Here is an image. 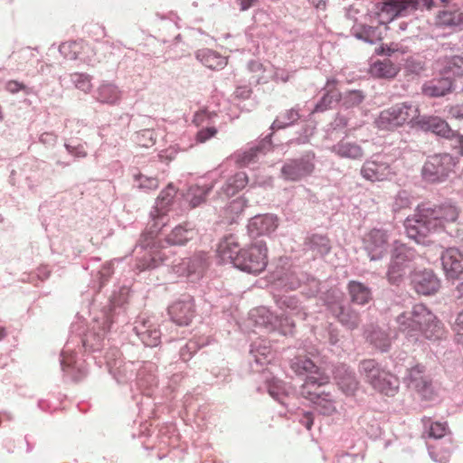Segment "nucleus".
<instances>
[{
	"mask_svg": "<svg viewBox=\"0 0 463 463\" xmlns=\"http://www.w3.org/2000/svg\"><path fill=\"white\" fill-rule=\"evenodd\" d=\"M458 218V210L450 203L435 204L422 203L417 206L413 215L404 221V227L409 238L418 243H424L425 239L447 224L454 223Z\"/></svg>",
	"mask_w": 463,
	"mask_h": 463,
	"instance_id": "nucleus-1",
	"label": "nucleus"
},
{
	"mask_svg": "<svg viewBox=\"0 0 463 463\" xmlns=\"http://www.w3.org/2000/svg\"><path fill=\"white\" fill-rule=\"evenodd\" d=\"M175 194V188L172 184H168L156 198L155 208L150 213L152 223H150L149 231L140 236L135 248V251L141 254L137 263L140 269L155 268L158 265L159 260H163L165 258V253L158 250L162 246L161 241H155L154 234L165 225V213Z\"/></svg>",
	"mask_w": 463,
	"mask_h": 463,
	"instance_id": "nucleus-2",
	"label": "nucleus"
},
{
	"mask_svg": "<svg viewBox=\"0 0 463 463\" xmlns=\"http://www.w3.org/2000/svg\"><path fill=\"white\" fill-rule=\"evenodd\" d=\"M217 252L223 262H229L244 272L260 273L267 266V248L263 241L241 249L233 234L225 235L218 243Z\"/></svg>",
	"mask_w": 463,
	"mask_h": 463,
	"instance_id": "nucleus-3",
	"label": "nucleus"
},
{
	"mask_svg": "<svg viewBox=\"0 0 463 463\" xmlns=\"http://www.w3.org/2000/svg\"><path fill=\"white\" fill-rule=\"evenodd\" d=\"M398 330L411 342L418 340L420 335L431 341L440 340L446 331L443 324L423 304H416L411 310L405 311L396 317Z\"/></svg>",
	"mask_w": 463,
	"mask_h": 463,
	"instance_id": "nucleus-4",
	"label": "nucleus"
},
{
	"mask_svg": "<svg viewBox=\"0 0 463 463\" xmlns=\"http://www.w3.org/2000/svg\"><path fill=\"white\" fill-rule=\"evenodd\" d=\"M458 156L449 153H437L427 156L420 171L421 178L430 184H443L454 174Z\"/></svg>",
	"mask_w": 463,
	"mask_h": 463,
	"instance_id": "nucleus-5",
	"label": "nucleus"
},
{
	"mask_svg": "<svg viewBox=\"0 0 463 463\" xmlns=\"http://www.w3.org/2000/svg\"><path fill=\"white\" fill-rule=\"evenodd\" d=\"M419 112L418 107L411 103H398L381 112L377 119V125L383 129H392L402 126L404 123L412 122L415 127Z\"/></svg>",
	"mask_w": 463,
	"mask_h": 463,
	"instance_id": "nucleus-6",
	"label": "nucleus"
},
{
	"mask_svg": "<svg viewBox=\"0 0 463 463\" xmlns=\"http://www.w3.org/2000/svg\"><path fill=\"white\" fill-rule=\"evenodd\" d=\"M316 166V154L306 151L299 157L287 159L281 167V176L288 181L297 182L312 175Z\"/></svg>",
	"mask_w": 463,
	"mask_h": 463,
	"instance_id": "nucleus-7",
	"label": "nucleus"
},
{
	"mask_svg": "<svg viewBox=\"0 0 463 463\" xmlns=\"http://www.w3.org/2000/svg\"><path fill=\"white\" fill-rule=\"evenodd\" d=\"M279 283L289 290L301 288V292L308 298L315 297L320 291L319 280L299 269L287 270L279 278Z\"/></svg>",
	"mask_w": 463,
	"mask_h": 463,
	"instance_id": "nucleus-8",
	"label": "nucleus"
},
{
	"mask_svg": "<svg viewBox=\"0 0 463 463\" xmlns=\"http://www.w3.org/2000/svg\"><path fill=\"white\" fill-rule=\"evenodd\" d=\"M360 175L364 179L374 183L391 179L394 171L384 156L374 155L363 163Z\"/></svg>",
	"mask_w": 463,
	"mask_h": 463,
	"instance_id": "nucleus-9",
	"label": "nucleus"
},
{
	"mask_svg": "<svg viewBox=\"0 0 463 463\" xmlns=\"http://www.w3.org/2000/svg\"><path fill=\"white\" fill-rule=\"evenodd\" d=\"M158 232H156L155 234H154V240L155 241H161V247L158 249L161 252L165 253V258L163 260H159L158 262V265L156 266V268L163 264L166 260H167V256H166V253L165 251L164 250L165 249V246H164V243H167V244H170V245H176V246H182V245H185L188 241L194 240L195 238V236L197 235V232L194 229V227L191 224V223H188V222H185V223H183V224H179L177 226H175L172 232L167 235L166 239L165 241H163L162 240L158 239L156 237V233ZM141 256H137V259L140 258ZM137 263H138V260H137ZM137 269H139L140 271H143L144 269H140L138 267H137ZM156 269L155 268H150L149 269ZM147 269H146L145 270H146Z\"/></svg>",
	"mask_w": 463,
	"mask_h": 463,
	"instance_id": "nucleus-10",
	"label": "nucleus"
},
{
	"mask_svg": "<svg viewBox=\"0 0 463 463\" xmlns=\"http://www.w3.org/2000/svg\"><path fill=\"white\" fill-rule=\"evenodd\" d=\"M364 248L371 260H381L389 248V236L382 229H373L364 238Z\"/></svg>",
	"mask_w": 463,
	"mask_h": 463,
	"instance_id": "nucleus-11",
	"label": "nucleus"
},
{
	"mask_svg": "<svg viewBox=\"0 0 463 463\" xmlns=\"http://www.w3.org/2000/svg\"><path fill=\"white\" fill-rule=\"evenodd\" d=\"M171 320L178 326H188L195 314L194 298L190 295L182 296L168 307Z\"/></svg>",
	"mask_w": 463,
	"mask_h": 463,
	"instance_id": "nucleus-12",
	"label": "nucleus"
},
{
	"mask_svg": "<svg viewBox=\"0 0 463 463\" xmlns=\"http://www.w3.org/2000/svg\"><path fill=\"white\" fill-rule=\"evenodd\" d=\"M420 0H383L377 4L382 14H385L389 21L396 17L407 16L420 6Z\"/></svg>",
	"mask_w": 463,
	"mask_h": 463,
	"instance_id": "nucleus-13",
	"label": "nucleus"
},
{
	"mask_svg": "<svg viewBox=\"0 0 463 463\" xmlns=\"http://www.w3.org/2000/svg\"><path fill=\"white\" fill-rule=\"evenodd\" d=\"M415 127L425 132H431L445 139L452 138L455 130L452 129L448 122L438 116L419 114L415 121Z\"/></svg>",
	"mask_w": 463,
	"mask_h": 463,
	"instance_id": "nucleus-14",
	"label": "nucleus"
},
{
	"mask_svg": "<svg viewBox=\"0 0 463 463\" xmlns=\"http://www.w3.org/2000/svg\"><path fill=\"white\" fill-rule=\"evenodd\" d=\"M440 260L449 279H463V253L458 249L450 247L444 250Z\"/></svg>",
	"mask_w": 463,
	"mask_h": 463,
	"instance_id": "nucleus-15",
	"label": "nucleus"
},
{
	"mask_svg": "<svg viewBox=\"0 0 463 463\" xmlns=\"http://www.w3.org/2000/svg\"><path fill=\"white\" fill-rule=\"evenodd\" d=\"M411 284L418 294L430 296L435 294L440 281L431 269L416 271L411 277Z\"/></svg>",
	"mask_w": 463,
	"mask_h": 463,
	"instance_id": "nucleus-16",
	"label": "nucleus"
},
{
	"mask_svg": "<svg viewBox=\"0 0 463 463\" xmlns=\"http://www.w3.org/2000/svg\"><path fill=\"white\" fill-rule=\"evenodd\" d=\"M134 331L146 346L155 347L160 344L161 331L150 318H138L135 322Z\"/></svg>",
	"mask_w": 463,
	"mask_h": 463,
	"instance_id": "nucleus-17",
	"label": "nucleus"
},
{
	"mask_svg": "<svg viewBox=\"0 0 463 463\" xmlns=\"http://www.w3.org/2000/svg\"><path fill=\"white\" fill-rule=\"evenodd\" d=\"M330 312L337 321L349 330L357 328L360 325V314L351 305L329 301Z\"/></svg>",
	"mask_w": 463,
	"mask_h": 463,
	"instance_id": "nucleus-18",
	"label": "nucleus"
},
{
	"mask_svg": "<svg viewBox=\"0 0 463 463\" xmlns=\"http://www.w3.org/2000/svg\"><path fill=\"white\" fill-rule=\"evenodd\" d=\"M318 362L319 356L317 351L309 352L308 355L299 354L290 361V368L299 376L303 374H307V376H308L315 373L323 376Z\"/></svg>",
	"mask_w": 463,
	"mask_h": 463,
	"instance_id": "nucleus-19",
	"label": "nucleus"
},
{
	"mask_svg": "<svg viewBox=\"0 0 463 463\" xmlns=\"http://www.w3.org/2000/svg\"><path fill=\"white\" fill-rule=\"evenodd\" d=\"M454 90V80L452 77L444 74L425 81L421 86L422 94L429 98H441L451 93Z\"/></svg>",
	"mask_w": 463,
	"mask_h": 463,
	"instance_id": "nucleus-20",
	"label": "nucleus"
},
{
	"mask_svg": "<svg viewBox=\"0 0 463 463\" xmlns=\"http://www.w3.org/2000/svg\"><path fill=\"white\" fill-rule=\"evenodd\" d=\"M278 218L273 214H260L252 217L248 223L249 235L252 238L269 235L278 228Z\"/></svg>",
	"mask_w": 463,
	"mask_h": 463,
	"instance_id": "nucleus-21",
	"label": "nucleus"
},
{
	"mask_svg": "<svg viewBox=\"0 0 463 463\" xmlns=\"http://www.w3.org/2000/svg\"><path fill=\"white\" fill-rule=\"evenodd\" d=\"M250 356L254 360V364L250 363L251 372L253 373H265L267 368L264 365L269 364L270 359L271 348L266 345L264 340L254 342L250 345Z\"/></svg>",
	"mask_w": 463,
	"mask_h": 463,
	"instance_id": "nucleus-22",
	"label": "nucleus"
},
{
	"mask_svg": "<svg viewBox=\"0 0 463 463\" xmlns=\"http://www.w3.org/2000/svg\"><path fill=\"white\" fill-rule=\"evenodd\" d=\"M331 152L340 158L361 161L364 157V149L354 141L341 139L331 148Z\"/></svg>",
	"mask_w": 463,
	"mask_h": 463,
	"instance_id": "nucleus-23",
	"label": "nucleus"
},
{
	"mask_svg": "<svg viewBox=\"0 0 463 463\" xmlns=\"http://www.w3.org/2000/svg\"><path fill=\"white\" fill-rule=\"evenodd\" d=\"M208 256L205 252L200 251L193 255L191 258L183 260L181 263L182 271L186 273L187 277L199 279L203 276L208 268Z\"/></svg>",
	"mask_w": 463,
	"mask_h": 463,
	"instance_id": "nucleus-24",
	"label": "nucleus"
},
{
	"mask_svg": "<svg viewBox=\"0 0 463 463\" xmlns=\"http://www.w3.org/2000/svg\"><path fill=\"white\" fill-rule=\"evenodd\" d=\"M366 341L382 353H387L391 349L392 337L388 329L378 326H371L365 331Z\"/></svg>",
	"mask_w": 463,
	"mask_h": 463,
	"instance_id": "nucleus-25",
	"label": "nucleus"
},
{
	"mask_svg": "<svg viewBox=\"0 0 463 463\" xmlns=\"http://www.w3.org/2000/svg\"><path fill=\"white\" fill-rule=\"evenodd\" d=\"M346 290L350 302L357 306H366L373 301V291L370 287L358 280H350Z\"/></svg>",
	"mask_w": 463,
	"mask_h": 463,
	"instance_id": "nucleus-26",
	"label": "nucleus"
},
{
	"mask_svg": "<svg viewBox=\"0 0 463 463\" xmlns=\"http://www.w3.org/2000/svg\"><path fill=\"white\" fill-rule=\"evenodd\" d=\"M384 30H386V27H383L382 24L376 26L356 24L353 26L351 32L359 40L368 43H375L383 39Z\"/></svg>",
	"mask_w": 463,
	"mask_h": 463,
	"instance_id": "nucleus-27",
	"label": "nucleus"
},
{
	"mask_svg": "<svg viewBox=\"0 0 463 463\" xmlns=\"http://www.w3.org/2000/svg\"><path fill=\"white\" fill-rule=\"evenodd\" d=\"M248 184V176L244 172H238L229 177L224 184L218 191V195L222 199L230 198L242 190Z\"/></svg>",
	"mask_w": 463,
	"mask_h": 463,
	"instance_id": "nucleus-28",
	"label": "nucleus"
},
{
	"mask_svg": "<svg viewBox=\"0 0 463 463\" xmlns=\"http://www.w3.org/2000/svg\"><path fill=\"white\" fill-rule=\"evenodd\" d=\"M272 148L271 134L260 140L257 145L244 151L240 157V162L243 165H249L255 163L260 156L265 155Z\"/></svg>",
	"mask_w": 463,
	"mask_h": 463,
	"instance_id": "nucleus-29",
	"label": "nucleus"
},
{
	"mask_svg": "<svg viewBox=\"0 0 463 463\" xmlns=\"http://www.w3.org/2000/svg\"><path fill=\"white\" fill-rule=\"evenodd\" d=\"M305 250L310 251L314 257H323L331 250L329 239L326 235L312 234L305 240Z\"/></svg>",
	"mask_w": 463,
	"mask_h": 463,
	"instance_id": "nucleus-30",
	"label": "nucleus"
},
{
	"mask_svg": "<svg viewBox=\"0 0 463 463\" xmlns=\"http://www.w3.org/2000/svg\"><path fill=\"white\" fill-rule=\"evenodd\" d=\"M335 84L336 80L335 79L327 80L326 88L328 90L317 103L313 109V113L324 112L327 109H333L335 104L340 102L341 93L337 90H335Z\"/></svg>",
	"mask_w": 463,
	"mask_h": 463,
	"instance_id": "nucleus-31",
	"label": "nucleus"
},
{
	"mask_svg": "<svg viewBox=\"0 0 463 463\" xmlns=\"http://www.w3.org/2000/svg\"><path fill=\"white\" fill-rule=\"evenodd\" d=\"M276 316L265 307H260L250 311V319L258 326L268 331H274V319Z\"/></svg>",
	"mask_w": 463,
	"mask_h": 463,
	"instance_id": "nucleus-32",
	"label": "nucleus"
},
{
	"mask_svg": "<svg viewBox=\"0 0 463 463\" xmlns=\"http://www.w3.org/2000/svg\"><path fill=\"white\" fill-rule=\"evenodd\" d=\"M372 75L378 78L392 79L399 71V67L390 58L374 61L370 69Z\"/></svg>",
	"mask_w": 463,
	"mask_h": 463,
	"instance_id": "nucleus-33",
	"label": "nucleus"
},
{
	"mask_svg": "<svg viewBox=\"0 0 463 463\" xmlns=\"http://www.w3.org/2000/svg\"><path fill=\"white\" fill-rule=\"evenodd\" d=\"M120 90L109 82H103L96 90V99L101 103L115 105L120 99Z\"/></svg>",
	"mask_w": 463,
	"mask_h": 463,
	"instance_id": "nucleus-34",
	"label": "nucleus"
},
{
	"mask_svg": "<svg viewBox=\"0 0 463 463\" xmlns=\"http://www.w3.org/2000/svg\"><path fill=\"white\" fill-rule=\"evenodd\" d=\"M416 251L407 245L395 241L392 258L411 269V263L415 260Z\"/></svg>",
	"mask_w": 463,
	"mask_h": 463,
	"instance_id": "nucleus-35",
	"label": "nucleus"
},
{
	"mask_svg": "<svg viewBox=\"0 0 463 463\" xmlns=\"http://www.w3.org/2000/svg\"><path fill=\"white\" fill-rule=\"evenodd\" d=\"M299 108L296 106L290 109L281 112L273 121L270 128L272 130L282 129L294 125L299 118Z\"/></svg>",
	"mask_w": 463,
	"mask_h": 463,
	"instance_id": "nucleus-36",
	"label": "nucleus"
},
{
	"mask_svg": "<svg viewBox=\"0 0 463 463\" xmlns=\"http://www.w3.org/2000/svg\"><path fill=\"white\" fill-rule=\"evenodd\" d=\"M274 300L278 307L283 312H287L289 315H301V307L295 296L275 295Z\"/></svg>",
	"mask_w": 463,
	"mask_h": 463,
	"instance_id": "nucleus-37",
	"label": "nucleus"
},
{
	"mask_svg": "<svg viewBox=\"0 0 463 463\" xmlns=\"http://www.w3.org/2000/svg\"><path fill=\"white\" fill-rule=\"evenodd\" d=\"M196 58L200 60L203 65L213 70L223 68L226 64V61L223 57L209 49L197 52Z\"/></svg>",
	"mask_w": 463,
	"mask_h": 463,
	"instance_id": "nucleus-38",
	"label": "nucleus"
},
{
	"mask_svg": "<svg viewBox=\"0 0 463 463\" xmlns=\"http://www.w3.org/2000/svg\"><path fill=\"white\" fill-rule=\"evenodd\" d=\"M81 342L85 351H100L104 346V332L103 330L99 332L90 330L84 335Z\"/></svg>",
	"mask_w": 463,
	"mask_h": 463,
	"instance_id": "nucleus-39",
	"label": "nucleus"
},
{
	"mask_svg": "<svg viewBox=\"0 0 463 463\" xmlns=\"http://www.w3.org/2000/svg\"><path fill=\"white\" fill-rule=\"evenodd\" d=\"M372 386L386 396H393L399 387L398 378H371Z\"/></svg>",
	"mask_w": 463,
	"mask_h": 463,
	"instance_id": "nucleus-40",
	"label": "nucleus"
},
{
	"mask_svg": "<svg viewBox=\"0 0 463 463\" xmlns=\"http://www.w3.org/2000/svg\"><path fill=\"white\" fill-rule=\"evenodd\" d=\"M441 74L446 76H463V56L455 55L445 59Z\"/></svg>",
	"mask_w": 463,
	"mask_h": 463,
	"instance_id": "nucleus-41",
	"label": "nucleus"
},
{
	"mask_svg": "<svg viewBox=\"0 0 463 463\" xmlns=\"http://www.w3.org/2000/svg\"><path fill=\"white\" fill-rule=\"evenodd\" d=\"M213 185H195L191 186L187 193V198L190 205L194 208L205 202L209 193L212 191Z\"/></svg>",
	"mask_w": 463,
	"mask_h": 463,
	"instance_id": "nucleus-42",
	"label": "nucleus"
},
{
	"mask_svg": "<svg viewBox=\"0 0 463 463\" xmlns=\"http://www.w3.org/2000/svg\"><path fill=\"white\" fill-rule=\"evenodd\" d=\"M424 428L427 430L428 437L433 439H441L449 432L447 422L432 421L430 418L422 419Z\"/></svg>",
	"mask_w": 463,
	"mask_h": 463,
	"instance_id": "nucleus-43",
	"label": "nucleus"
},
{
	"mask_svg": "<svg viewBox=\"0 0 463 463\" xmlns=\"http://www.w3.org/2000/svg\"><path fill=\"white\" fill-rule=\"evenodd\" d=\"M411 269L392 258L387 271V279L392 285H399Z\"/></svg>",
	"mask_w": 463,
	"mask_h": 463,
	"instance_id": "nucleus-44",
	"label": "nucleus"
},
{
	"mask_svg": "<svg viewBox=\"0 0 463 463\" xmlns=\"http://www.w3.org/2000/svg\"><path fill=\"white\" fill-rule=\"evenodd\" d=\"M408 386L420 393L423 399L430 400L432 397L431 384L427 378H409Z\"/></svg>",
	"mask_w": 463,
	"mask_h": 463,
	"instance_id": "nucleus-45",
	"label": "nucleus"
},
{
	"mask_svg": "<svg viewBox=\"0 0 463 463\" xmlns=\"http://www.w3.org/2000/svg\"><path fill=\"white\" fill-rule=\"evenodd\" d=\"M273 323L274 331H279L283 335H292L294 332L295 322L288 315H276Z\"/></svg>",
	"mask_w": 463,
	"mask_h": 463,
	"instance_id": "nucleus-46",
	"label": "nucleus"
},
{
	"mask_svg": "<svg viewBox=\"0 0 463 463\" xmlns=\"http://www.w3.org/2000/svg\"><path fill=\"white\" fill-rule=\"evenodd\" d=\"M365 99L362 90H354L341 93L340 102L345 109L354 108L360 105Z\"/></svg>",
	"mask_w": 463,
	"mask_h": 463,
	"instance_id": "nucleus-47",
	"label": "nucleus"
},
{
	"mask_svg": "<svg viewBox=\"0 0 463 463\" xmlns=\"http://www.w3.org/2000/svg\"><path fill=\"white\" fill-rule=\"evenodd\" d=\"M440 24L449 27L463 28V13L444 11L439 15Z\"/></svg>",
	"mask_w": 463,
	"mask_h": 463,
	"instance_id": "nucleus-48",
	"label": "nucleus"
},
{
	"mask_svg": "<svg viewBox=\"0 0 463 463\" xmlns=\"http://www.w3.org/2000/svg\"><path fill=\"white\" fill-rule=\"evenodd\" d=\"M359 372L366 376H380L383 371L375 360L367 359L361 362Z\"/></svg>",
	"mask_w": 463,
	"mask_h": 463,
	"instance_id": "nucleus-49",
	"label": "nucleus"
},
{
	"mask_svg": "<svg viewBox=\"0 0 463 463\" xmlns=\"http://www.w3.org/2000/svg\"><path fill=\"white\" fill-rule=\"evenodd\" d=\"M376 52L378 54L386 55L388 58H393L394 61L398 60L400 54L404 53L402 47L394 43H392L391 44H383Z\"/></svg>",
	"mask_w": 463,
	"mask_h": 463,
	"instance_id": "nucleus-50",
	"label": "nucleus"
},
{
	"mask_svg": "<svg viewBox=\"0 0 463 463\" xmlns=\"http://www.w3.org/2000/svg\"><path fill=\"white\" fill-rule=\"evenodd\" d=\"M411 203V198L410 194L405 190H402L398 192V194L394 197L392 203V211L400 212L402 209L410 207Z\"/></svg>",
	"mask_w": 463,
	"mask_h": 463,
	"instance_id": "nucleus-51",
	"label": "nucleus"
},
{
	"mask_svg": "<svg viewBox=\"0 0 463 463\" xmlns=\"http://www.w3.org/2000/svg\"><path fill=\"white\" fill-rule=\"evenodd\" d=\"M71 81L75 87L87 93L90 90L91 83L90 76L83 73H73L70 75Z\"/></svg>",
	"mask_w": 463,
	"mask_h": 463,
	"instance_id": "nucleus-52",
	"label": "nucleus"
},
{
	"mask_svg": "<svg viewBox=\"0 0 463 463\" xmlns=\"http://www.w3.org/2000/svg\"><path fill=\"white\" fill-rule=\"evenodd\" d=\"M340 381L337 383L343 392L351 395L354 394V391L357 388V381L355 378H339Z\"/></svg>",
	"mask_w": 463,
	"mask_h": 463,
	"instance_id": "nucleus-53",
	"label": "nucleus"
},
{
	"mask_svg": "<svg viewBox=\"0 0 463 463\" xmlns=\"http://www.w3.org/2000/svg\"><path fill=\"white\" fill-rule=\"evenodd\" d=\"M139 142H143V146L146 147L152 146L156 143V137L154 132L151 129H144L137 134Z\"/></svg>",
	"mask_w": 463,
	"mask_h": 463,
	"instance_id": "nucleus-54",
	"label": "nucleus"
},
{
	"mask_svg": "<svg viewBox=\"0 0 463 463\" xmlns=\"http://www.w3.org/2000/svg\"><path fill=\"white\" fill-rule=\"evenodd\" d=\"M157 370V365L150 361L142 362L139 364L137 376H149L155 373Z\"/></svg>",
	"mask_w": 463,
	"mask_h": 463,
	"instance_id": "nucleus-55",
	"label": "nucleus"
},
{
	"mask_svg": "<svg viewBox=\"0 0 463 463\" xmlns=\"http://www.w3.org/2000/svg\"><path fill=\"white\" fill-rule=\"evenodd\" d=\"M137 179L139 182L138 186L142 189L154 190L158 186V181L154 177L140 175Z\"/></svg>",
	"mask_w": 463,
	"mask_h": 463,
	"instance_id": "nucleus-56",
	"label": "nucleus"
},
{
	"mask_svg": "<svg viewBox=\"0 0 463 463\" xmlns=\"http://www.w3.org/2000/svg\"><path fill=\"white\" fill-rule=\"evenodd\" d=\"M217 133V129L214 127L203 128L199 130L196 134V140L200 143H203L214 137Z\"/></svg>",
	"mask_w": 463,
	"mask_h": 463,
	"instance_id": "nucleus-57",
	"label": "nucleus"
},
{
	"mask_svg": "<svg viewBox=\"0 0 463 463\" xmlns=\"http://www.w3.org/2000/svg\"><path fill=\"white\" fill-rule=\"evenodd\" d=\"M454 331L456 332L457 342L463 345V310L456 317Z\"/></svg>",
	"mask_w": 463,
	"mask_h": 463,
	"instance_id": "nucleus-58",
	"label": "nucleus"
},
{
	"mask_svg": "<svg viewBox=\"0 0 463 463\" xmlns=\"http://www.w3.org/2000/svg\"><path fill=\"white\" fill-rule=\"evenodd\" d=\"M197 345L195 342L187 343L180 350V357L184 362H186L192 358V354L196 350Z\"/></svg>",
	"mask_w": 463,
	"mask_h": 463,
	"instance_id": "nucleus-59",
	"label": "nucleus"
},
{
	"mask_svg": "<svg viewBox=\"0 0 463 463\" xmlns=\"http://www.w3.org/2000/svg\"><path fill=\"white\" fill-rule=\"evenodd\" d=\"M449 140L452 141V148L463 157V135L455 130V135Z\"/></svg>",
	"mask_w": 463,
	"mask_h": 463,
	"instance_id": "nucleus-60",
	"label": "nucleus"
},
{
	"mask_svg": "<svg viewBox=\"0 0 463 463\" xmlns=\"http://www.w3.org/2000/svg\"><path fill=\"white\" fill-rule=\"evenodd\" d=\"M64 146L68 153L75 157H85L87 155L82 145L71 146L70 144H65Z\"/></svg>",
	"mask_w": 463,
	"mask_h": 463,
	"instance_id": "nucleus-61",
	"label": "nucleus"
},
{
	"mask_svg": "<svg viewBox=\"0 0 463 463\" xmlns=\"http://www.w3.org/2000/svg\"><path fill=\"white\" fill-rule=\"evenodd\" d=\"M39 140L45 146H52L57 141V136L51 132H44L40 136Z\"/></svg>",
	"mask_w": 463,
	"mask_h": 463,
	"instance_id": "nucleus-62",
	"label": "nucleus"
},
{
	"mask_svg": "<svg viewBox=\"0 0 463 463\" xmlns=\"http://www.w3.org/2000/svg\"><path fill=\"white\" fill-rule=\"evenodd\" d=\"M5 89L10 93L14 94L17 93L19 90H25L27 87L24 84L18 82L16 80H9L5 85Z\"/></svg>",
	"mask_w": 463,
	"mask_h": 463,
	"instance_id": "nucleus-63",
	"label": "nucleus"
},
{
	"mask_svg": "<svg viewBox=\"0 0 463 463\" xmlns=\"http://www.w3.org/2000/svg\"><path fill=\"white\" fill-rule=\"evenodd\" d=\"M449 114L456 119H463V104L452 106L449 109Z\"/></svg>",
	"mask_w": 463,
	"mask_h": 463,
	"instance_id": "nucleus-64",
	"label": "nucleus"
}]
</instances>
